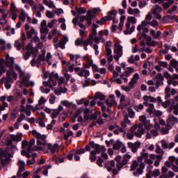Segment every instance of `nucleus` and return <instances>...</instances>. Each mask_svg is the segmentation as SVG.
<instances>
[{
  "label": "nucleus",
  "mask_w": 178,
  "mask_h": 178,
  "mask_svg": "<svg viewBox=\"0 0 178 178\" xmlns=\"http://www.w3.org/2000/svg\"><path fill=\"white\" fill-rule=\"evenodd\" d=\"M130 158H131V156L129 154H124L122 157V156H117L115 158V161L117 162L116 166L118 170L114 168L113 170V174L115 175H118L119 173V170L122 169L123 166H126V164L129 162V159H130Z\"/></svg>",
  "instance_id": "nucleus-1"
},
{
  "label": "nucleus",
  "mask_w": 178,
  "mask_h": 178,
  "mask_svg": "<svg viewBox=\"0 0 178 178\" xmlns=\"http://www.w3.org/2000/svg\"><path fill=\"white\" fill-rule=\"evenodd\" d=\"M97 12H101V9L95 8L88 10L86 15H83L79 17V21L81 23L86 22L88 27H90L92 24V19L96 17L95 15L97 14Z\"/></svg>",
  "instance_id": "nucleus-2"
},
{
  "label": "nucleus",
  "mask_w": 178,
  "mask_h": 178,
  "mask_svg": "<svg viewBox=\"0 0 178 178\" xmlns=\"http://www.w3.org/2000/svg\"><path fill=\"white\" fill-rule=\"evenodd\" d=\"M44 79H48V81H43L42 84L44 87H49V88H53L56 86V80H58V75L54 74V73L49 74V72H46L43 74Z\"/></svg>",
  "instance_id": "nucleus-3"
},
{
  "label": "nucleus",
  "mask_w": 178,
  "mask_h": 178,
  "mask_svg": "<svg viewBox=\"0 0 178 178\" xmlns=\"http://www.w3.org/2000/svg\"><path fill=\"white\" fill-rule=\"evenodd\" d=\"M113 53V58L116 62H119V59L123 56V47L120 45V42H117L114 44Z\"/></svg>",
  "instance_id": "nucleus-4"
},
{
  "label": "nucleus",
  "mask_w": 178,
  "mask_h": 178,
  "mask_svg": "<svg viewBox=\"0 0 178 178\" xmlns=\"http://www.w3.org/2000/svg\"><path fill=\"white\" fill-rule=\"evenodd\" d=\"M32 136H34L37 140V145H47V136L37 132L36 130L32 131Z\"/></svg>",
  "instance_id": "nucleus-5"
},
{
  "label": "nucleus",
  "mask_w": 178,
  "mask_h": 178,
  "mask_svg": "<svg viewBox=\"0 0 178 178\" xmlns=\"http://www.w3.org/2000/svg\"><path fill=\"white\" fill-rule=\"evenodd\" d=\"M159 130H161V126L159 124H156L154 126V128L147 131L146 138L149 140L152 138V137H158V136H159Z\"/></svg>",
  "instance_id": "nucleus-6"
},
{
  "label": "nucleus",
  "mask_w": 178,
  "mask_h": 178,
  "mask_svg": "<svg viewBox=\"0 0 178 178\" xmlns=\"http://www.w3.org/2000/svg\"><path fill=\"white\" fill-rule=\"evenodd\" d=\"M131 133H133L138 138H141L145 133V129L140 125H134L131 128Z\"/></svg>",
  "instance_id": "nucleus-7"
},
{
  "label": "nucleus",
  "mask_w": 178,
  "mask_h": 178,
  "mask_svg": "<svg viewBox=\"0 0 178 178\" xmlns=\"http://www.w3.org/2000/svg\"><path fill=\"white\" fill-rule=\"evenodd\" d=\"M22 137H23V134L19 132L16 134H10L8 140L6 142V145H12L13 143H20L22 141Z\"/></svg>",
  "instance_id": "nucleus-8"
},
{
  "label": "nucleus",
  "mask_w": 178,
  "mask_h": 178,
  "mask_svg": "<svg viewBox=\"0 0 178 178\" xmlns=\"http://www.w3.org/2000/svg\"><path fill=\"white\" fill-rule=\"evenodd\" d=\"M144 161L145 163H147V165H152L154 163V161L149 158L148 153L145 152V149H143L140 152V156L138 157V162H143Z\"/></svg>",
  "instance_id": "nucleus-9"
},
{
  "label": "nucleus",
  "mask_w": 178,
  "mask_h": 178,
  "mask_svg": "<svg viewBox=\"0 0 178 178\" xmlns=\"http://www.w3.org/2000/svg\"><path fill=\"white\" fill-rule=\"evenodd\" d=\"M17 79V74L15 71H7L6 76L1 79V81H8L9 83H13L14 80Z\"/></svg>",
  "instance_id": "nucleus-10"
},
{
  "label": "nucleus",
  "mask_w": 178,
  "mask_h": 178,
  "mask_svg": "<svg viewBox=\"0 0 178 178\" xmlns=\"http://www.w3.org/2000/svg\"><path fill=\"white\" fill-rule=\"evenodd\" d=\"M10 158V156L6 154V153L2 152V149H0V162L3 166H8L10 163L12 161Z\"/></svg>",
  "instance_id": "nucleus-11"
},
{
  "label": "nucleus",
  "mask_w": 178,
  "mask_h": 178,
  "mask_svg": "<svg viewBox=\"0 0 178 178\" xmlns=\"http://www.w3.org/2000/svg\"><path fill=\"white\" fill-rule=\"evenodd\" d=\"M74 70L75 73L78 72L79 77H85V79H87V77L90 76V71L84 67L81 68L80 67H76L74 68Z\"/></svg>",
  "instance_id": "nucleus-12"
},
{
  "label": "nucleus",
  "mask_w": 178,
  "mask_h": 178,
  "mask_svg": "<svg viewBox=\"0 0 178 178\" xmlns=\"http://www.w3.org/2000/svg\"><path fill=\"white\" fill-rule=\"evenodd\" d=\"M4 63L6 67H9L10 70H13V69H15V58L10 57L9 54L6 56Z\"/></svg>",
  "instance_id": "nucleus-13"
},
{
  "label": "nucleus",
  "mask_w": 178,
  "mask_h": 178,
  "mask_svg": "<svg viewBox=\"0 0 178 178\" xmlns=\"http://www.w3.org/2000/svg\"><path fill=\"white\" fill-rule=\"evenodd\" d=\"M18 171L17 172V178L22 177V173L26 171V162L23 160H18L17 162Z\"/></svg>",
  "instance_id": "nucleus-14"
},
{
  "label": "nucleus",
  "mask_w": 178,
  "mask_h": 178,
  "mask_svg": "<svg viewBox=\"0 0 178 178\" xmlns=\"http://www.w3.org/2000/svg\"><path fill=\"white\" fill-rule=\"evenodd\" d=\"M69 42L67 36H63L58 42V43L54 44L55 49L60 48V49H65L67 42Z\"/></svg>",
  "instance_id": "nucleus-15"
},
{
  "label": "nucleus",
  "mask_w": 178,
  "mask_h": 178,
  "mask_svg": "<svg viewBox=\"0 0 178 178\" xmlns=\"http://www.w3.org/2000/svg\"><path fill=\"white\" fill-rule=\"evenodd\" d=\"M162 12V8L161 6L156 5L152 9V13H153L154 17L158 20H161L162 19V15L161 13Z\"/></svg>",
  "instance_id": "nucleus-16"
},
{
  "label": "nucleus",
  "mask_w": 178,
  "mask_h": 178,
  "mask_svg": "<svg viewBox=\"0 0 178 178\" xmlns=\"http://www.w3.org/2000/svg\"><path fill=\"white\" fill-rule=\"evenodd\" d=\"M127 147L128 148H130L131 152H133V154H136V152H137V151H138V148H140V147H141V142L140 141H136L135 143H131L129 142L127 143Z\"/></svg>",
  "instance_id": "nucleus-17"
},
{
  "label": "nucleus",
  "mask_w": 178,
  "mask_h": 178,
  "mask_svg": "<svg viewBox=\"0 0 178 178\" xmlns=\"http://www.w3.org/2000/svg\"><path fill=\"white\" fill-rule=\"evenodd\" d=\"M16 151H17V147L13 144L11 145H7V148L5 150H2V152L12 158Z\"/></svg>",
  "instance_id": "nucleus-18"
},
{
  "label": "nucleus",
  "mask_w": 178,
  "mask_h": 178,
  "mask_svg": "<svg viewBox=\"0 0 178 178\" xmlns=\"http://www.w3.org/2000/svg\"><path fill=\"white\" fill-rule=\"evenodd\" d=\"M172 105H176V101L175 99L174 100L168 99L161 103V106H163V108H166L168 106H170V109L168 110V112H172V111L175 112V109L172 108Z\"/></svg>",
  "instance_id": "nucleus-19"
},
{
  "label": "nucleus",
  "mask_w": 178,
  "mask_h": 178,
  "mask_svg": "<svg viewBox=\"0 0 178 178\" xmlns=\"http://www.w3.org/2000/svg\"><path fill=\"white\" fill-rule=\"evenodd\" d=\"M178 123V118H176L175 115L170 114L167 119V125L173 127L175 124H177Z\"/></svg>",
  "instance_id": "nucleus-20"
},
{
  "label": "nucleus",
  "mask_w": 178,
  "mask_h": 178,
  "mask_svg": "<svg viewBox=\"0 0 178 178\" xmlns=\"http://www.w3.org/2000/svg\"><path fill=\"white\" fill-rule=\"evenodd\" d=\"M90 145L92 148H94L96 154H101V152H105L106 151V148H105V146H101L99 145H95L94 143H90Z\"/></svg>",
  "instance_id": "nucleus-21"
},
{
  "label": "nucleus",
  "mask_w": 178,
  "mask_h": 178,
  "mask_svg": "<svg viewBox=\"0 0 178 178\" xmlns=\"http://www.w3.org/2000/svg\"><path fill=\"white\" fill-rule=\"evenodd\" d=\"M26 50L29 51L31 54H32L33 57L35 59L37 54H38V49H37V47H33V44H27Z\"/></svg>",
  "instance_id": "nucleus-22"
},
{
  "label": "nucleus",
  "mask_w": 178,
  "mask_h": 178,
  "mask_svg": "<svg viewBox=\"0 0 178 178\" xmlns=\"http://www.w3.org/2000/svg\"><path fill=\"white\" fill-rule=\"evenodd\" d=\"M106 104L112 108V106H116L118 104L116 103V100H115V95H109V98L105 100Z\"/></svg>",
  "instance_id": "nucleus-23"
},
{
  "label": "nucleus",
  "mask_w": 178,
  "mask_h": 178,
  "mask_svg": "<svg viewBox=\"0 0 178 178\" xmlns=\"http://www.w3.org/2000/svg\"><path fill=\"white\" fill-rule=\"evenodd\" d=\"M143 99L145 106H148L149 105V102H156V98L152 96L144 95Z\"/></svg>",
  "instance_id": "nucleus-24"
},
{
  "label": "nucleus",
  "mask_w": 178,
  "mask_h": 178,
  "mask_svg": "<svg viewBox=\"0 0 178 178\" xmlns=\"http://www.w3.org/2000/svg\"><path fill=\"white\" fill-rule=\"evenodd\" d=\"M161 144L163 149H172V148H173V147L175 145L174 142H171L170 144H168L165 139L161 140Z\"/></svg>",
  "instance_id": "nucleus-25"
},
{
  "label": "nucleus",
  "mask_w": 178,
  "mask_h": 178,
  "mask_svg": "<svg viewBox=\"0 0 178 178\" xmlns=\"http://www.w3.org/2000/svg\"><path fill=\"white\" fill-rule=\"evenodd\" d=\"M134 30H136V26L132 25L131 26L130 24L125 23V30L124 31L125 35L134 33Z\"/></svg>",
  "instance_id": "nucleus-26"
},
{
  "label": "nucleus",
  "mask_w": 178,
  "mask_h": 178,
  "mask_svg": "<svg viewBox=\"0 0 178 178\" xmlns=\"http://www.w3.org/2000/svg\"><path fill=\"white\" fill-rule=\"evenodd\" d=\"M155 80L156 88H159V86H162V84H163V75L161 73L157 74L155 76Z\"/></svg>",
  "instance_id": "nucleus-27"
},
{
  "label": "nucleus",
  "mask_w": 178,
  "mask_h": 178,
  "mask_svg": "<svg viewBox=\"0 0 178 178\" xmlns=\"http://www.w3.org/2000/svg\"><path fill=\"white\" fill-rule=\"evenodd\" d=\"M29 145V149H32L33 151H42V149H44V148H42V146H34V144H35V140L34 139H31L29 143H28Z\"/></svg>",
  "instance_id": "nucleus-28"
},
{
  "label": "nucleus",
  "mask_w": 178,
  "mask_h": 178,
  "mask_svg": "<svg viewBox=\"0 0 178 178\" xmlns=\"http://www.w3.org/2000/svg\"><path fill=\"white\" fill-rule=\"evenodd\" d=\"M40 33L41 34H48L49 30L48 26H47V20L43 19L40 23Z\"/></svg>",
  "instance_id": "nucleus-29"
},
{
  "label": "nucleus",
  "mask_w": 178,
  "mask_h": 178,
  "mask_svg": "<svg viewBox=\"0 0 178 178\" xmlns=\"http://www.w3.org/2000/svg\"><path fill=\"white\" fill-rule=\"evenodd\" d=\"M47 146V149L50 151L51 154H55L59 149V144L58 143H54V145L52 143H48Z\"/></svg>",
  "instance_id": "nucleus-30"
},
{
  "label": "nucleus",
  "mask_w": 178,
  "mask_h": 178,
  "mask_svg": "<svg viewBox=\"0 0 178 178\" xmlns=\"http://www.w3.org/2000/svg\"><path fill=\"white\" fill-rule=\"evenodd\" d=\"M106 57L107 59V63H112L113 62V56L112 55V49L109 47H106Z\"/></svg>",
  "instance_id": "nucleus-31"
},
{
  "label": "nucleus",
  "mask_w": 178,
  "mask_h": 178,
  "mask_svg": "<svg viewBox=\"0 0 178 178\" xmlns=\"http://www.w3.org/2000/svg\"><path fill=\"white\" fill-rule=\"evenodd\" d=\"M62 111H63V106L60 105L58 106V108L57 109H53L51 113V118L56 119V118L59 116Z\"/></svg>",
  "instance_id": "nucleus-32"
},
{
  "label": "nucleus",
  "mask_w": 178,
  "mask_h": 178,
  "mask_svg": "<svg viewBox=\"0 0 178 178\" xmlns=\"http://www.w3.org/2000/svg\"><path fill=\"white\" fill-rule=\"evenodd\" d=\"M80 58H81V56H80V55H79V54H76V55L70 54V60H72V62H75L76 66L81 65V63H80V61H79Z\"/></svg>",
  "instance_id": "nucleus-33"
},
{
  "label": "nucleus",
  "mask_w": 178,
  "mask_h": 178,
  "mask_svg": "<svg viewBox=\"0 0 178 178\" xmlns=\"http://www.w3.org/2000/svg\"><path fill=\"white\" fill-rule=\"evenodd\" d=\"M145 168V164L144 163H140L139 165V168L136 170L134 171V175L136 177H138L140 175H143V170Z\"/></svg>",
  "instance_id": "nucleus-34"
},
{
  "label": "nucleus",
  "mask_w": 178,
  "mask_h": 178,
  "mask_svg": "<svg viewBox=\"0 0 178 178\" xmlns=\"http://www.w3.org/2000/svg\"><path fill=\"white\" fill-rule=\"evenodd\" d=\"M34 152V150L31 149H26V150H23L22 152V155H23V156H26V158H31V153H33Z\"/></svg>",
  "instance_id": "nucleus-35"
},
{
  "label": "nucleus",
  "mask_w": 178,
  "mask_h": 178,
  "mask_svg": "<svg viewBox=\"0 0 178 178\" xmlns=\"http://www.w3.org/2000/svg\"><path fill=\"white\" fill-rule=\"evenodd\" d=\"M147 106L148 108L146 109V112L149 113V115H152L155 113V106L154 104H149Z\"/></svg>",
  "instance_id": "nucleus-36"
},
{
  "label": "nucleus",
  "mask_w": 178,
  "mask_h": 178,
  "mask_svg": "<svg viewBox=\"0 0 178 178\" xmlns=\"http://www.w3.org/2000/svg\"><path fill=\"white\" fill-rule=\"evenodd\" d=\"M148 26V22L147 21H143L139 25L137 26V30L139 33H141V31L143 30L145 27Z\"/></svg>",
  "instance_id": "nucleus-37"
},
{
  "label": "nucleus",
  "mask_w": 178,
  "mask_h": 178,
  "mask_svg": "<svg viewBox=\"0 0 178 178\" xmlns=\"http://www.w3.org/2000/svg\"><path fill=\"white\" fill-rule=\"evenodd\" d=\"M127 24H136L137 23V18L133 16H129L127 18Z\"/></svg>",
  "instance_id": "nucleus-38"
},
{
  "label": "nucleus",
  "mask_w": 178,
  "mask_h": 178,
  "mask_svg": "<svg viewBox=\"0 0 178 178\" xmlns=\"http://www.w3.org/2000/svg\"><path fill=\"white\" fill-rule=\"evenodd\" d=\"M143 125H144L145 130H147V131H149V130H151V129H152V127H154V125L152 124H151V121L149 120H147V121H145L143 123Z\"/></svg>",
  "instance_id": "nucleus-39"
},
{
  "label": "nucleus",
  "mask_w": 178,
  "mask_h": 178,
  "mask_svg": "<svg viewBox=\"0 0 178 178\" xmlns=\"http://www.w3.org/2000/svg\"><path fill=\"white\" fill-rule=\"evenodd\" d=\"M105 98H106L105 95H103L99 92H96L93 97L94 99H100V101H104Z\"/></svg>",
  "instance_id": "nucleus-40"
},
{
  "label": "nucleus",
  "mask_w": 178,
  "mask_h": 178,
  "mask_svg": "<svg viewBox=\"0 0 178 178\" xmlns=\"http://www.w3.org/2000/svg\"><path fill=\"white\" fill-rule=\"evenodd\" d=\"M76 47H83L84 49V38H79L75 40Z\"/></svg>",
  "instance_id": "nucleus-41"
},
{
  "label": "nucleus",
  "mask_w": 178,
  "mask_h": 178,
  "mask_svg": "<svg viewBox=\"0 0 178 178\" xmlns=\"http://www.w3.org/2000/svg\"><path fill=\"white\" fill-rule=\"evenodd\" d=\"M131 73H134V68L131 67H128L127 70L122 73L127 77H129Z\"/></svg>",
  "instance_id": "nucleus-42"
},
{
  "label": "nucleus",
  "mask_w": 178,
  "mask_h": 178,
  "mask_svg": "<svg viewBox=\"0 0 178 178\" xmlns=\"http://www.w3.org/2000/svg\"><path fill=\"white\" fill-rule=\"evenodd\" d=\"M5 65V60L3 58H0V72L2 73H5V72H6V67Z\"/></svg>",
  "instance_id": "nucleus-43"
},
{
  "label": "nucleus",
  "mask_w": 178,
  "mask_h": 178,
  "mask_svg": "<svg viewBox=\"0 0 178 178\" xmlns=\"http://www.w3.org/2000/svg\"><path fill=\"white\" fill-rule=\"evenodd\" d=\"M127 112L128 115H127V116H128V118H130L131 119H134V118H136V112L134 111V110H133V108H128Z\"/></svg>",
  "instance_id": "nucleus-44"
},
{
  "label": "nucleus",
  "mask_w": 178,
  "mask_h": 178,
  "mask_svg": "<svg viewBox=\"0 0 178 178\" xmlns=\"http://www.w3.org/2000/svg\"><path fill=\"white\" fill-rule=\"evenodd\" d=\"M127 12L129 15H138V13H140V10L138 8L133 9L131 7H129Z\"/></svg>",
  "instance_id": "nucleus-45"
},
{
  "label": "nucleus",
  "mask_w": 178,
  "mask_h": 178,
  "mask_svg": "<svg viewBox=\"0 0 178 178\" xmlns=\"http://www.w3.org/2000/svg\"><path fill=\"white\" fill-rule=\"evenodd\" d=\"M47 51H45V49H42L41 50L40 54L38 56V60H41V62H45V54Z\"/></svg>",
  "instance_id": "nucleus-46"
},
{
  "label": "nucleus",
  "mask_w": 178,
  "mask_h": 178,
  "mask_svg": "<svg viewBox=\"0 0 178 178\" xmlns=\"http://www.w3.org/2000/svg\"><path fill=\"white\" fill-rule=\"evenodd\" d=\"M89 159L90 162H95V161H97V152H95V151L92 150L90 152Z\"/></svg>",
  "instance_id": "nucleus-47"
},
{
  "label": "nucleus",
  "mask_w": 178,
  "mask_h": 178,
  "mask_svg": "<svg viewBox=\"0 0 178 178\" xmlns=\"http://www.w3.org/2000/svg\"><path fill=\"white\" fill-rule=\"evenodd\" d=\"M92 39H91L90 38H89L88 39L84 40V50L85 51H88V48H87V47H88V45H92Z\"/></svg>",
  "instance_id": "nucleus-48"
},
{
  "label": "nucleus",
  "mask_w": 178,
  "mask_h": 178,
  "mask_svg": "<svg viewBox=\"0 0 178 178\" xmlns=\"http://www.w3.org/2000/svg\"><path fill=\"white\" fill-rule=\"evenodd\" d=\"M175 177V172L173 171H169L168 175L161 174V175L159 178H173Z\"/></svg>",
  "instance_id": "nucleus-49"
},
{
  "label": "nucleus",
  "mask_w": 178,
  "mask_h": 178,
  "mask_svg": "<svg viewBox=\"0 0 178 178\" xmlns=\"http://www.w3.org/2000/svg\"><path fill=\"white\" fill-rule=\"evenodd\" d=\"M170 129H172L171 127H170L169 125H166L164 127H162L161 129V134H169V130H170Z\"/></svg>",
  "instance_id": "nucleus-50"
},
{
  "label": "nucleus",
  "mask_w": 178,
  "mask_h": 178,
  "mask_svg": "<svg viewBox=\"0 0 178 178\" xmlns=\"http://www.w3.org/2000/svg\"><path fill=\"white\" fill-rule=\"evenodd\" d=\"M34 34H35V29H34V28H31L29 31L26 32L28 40L33 38V35H34Z\"/></svg>",
  "instance_id": "nucleus-51"
},
{
  "label": "nucleus",
  "mask_w": 178,
  "mask_h": 178,
  "mask_svg": "<svg viewBox=\"0 0 178 178\" xmlns=\"http://www.w3.org/2000/svg\"><path fill=\"white\" fill-rule=\"evenodd\" d=\"M165 2L167 3H164L163 4V9H169V8H170V5H172L174 2H175V0H167L165 1Z\"/></svg>",
  "instance_id": "nucleus-52"
},
{
  "label": "nucleus",
  "mask_w": 178,
  "mask_h": 178,
  "mask_svg": "<svg viewBox=\"0 0 178 178\" xmlns=\"http://www.w3.org/2000/svg\"><path fill=\"white\" fill-rule=\"evenodd\" d=\"M116 17L115 11H110L108 13L107 20H113Z\"/></svg>",
  "instance_id": "nucleus-53"
},
{
  "label": "nucleus",
  "mask_w": 178,
  "mask_h": 178,
  "mask_svg": "<svg viewBox=\"0 0 178 178\" xmlns=\"http://www.w3.org/2000/svg\"><path fill=\"white\" fill-rule=\"evenodd\" d=\"M152 169H154V166L151 165V164H149V165L147 168V174H146V178H151V173L152 172Z\"/></svg>",
  "instance_id": "nucleus-54"
},
{
  "label": "nucleus",
  "mask_w": 178,
  "mask_h": 178,
  "mask_svg": "<svg viewBox=\"0 0 178 178\" xmlns=\"http://www.w3.org/2000/svg\"><path fill=\"white\" fill-rule=\"evenodd\" d=\"M26 17H27V14L26 13V12H24V10H21L19 16V20H21V22H25Z\"/></svg>",
  "instance_id": "nucleus-55"
},
{
  "label": "nucleus",
  "mask_w": 178,
  "mask_h": 178,
  "mask_svg": "<svg viewBox=\"0 0 178 178\" xmlns=\"http://www.w3.org/2000/svg\"><path fill=\"white\" fill-rule=\"evenodd\" d=\"M94 61L92 60H88L86 63H83V69H90V67H92Z\"/></svg>",
  "instance_id": "nucleus-56"
},
{
  "label": "nucleus",
  "mask_w": 178,
  "mask_h": 178,
  "mask_svg": "<svg viewBox=\"0 0 178 178\" xmlns=\"http://www.w3.org/2000/svg\"><path fill=\"white\" fill-rule=\"evenodd\" d=\"M122 145H123V143L122 142L118 140L115 143H114L113 149L119 151V149L122 148Z\"/></svg>",
  "instance_id": "nucleus-57"
},
{
  "label": "nucleus",
  "mask_w": 178,
  "mask_h": 178,
  "mask_svg": "<svg viewBox=\"0 0 178 178\" xmlns=\"http://www.w3.org/2000/svg\"><path fill=\"white\" fill-rule=\"evenodd\" d=\"M148 24L154 29H158L159 27V23L156 19H153L152 21L148 22Z\"/></svg>",
  "instance_id": "nucleus-58"
},
{
  "label": "nucleus",
  "mask_w": 178,
  "mask_h": 178,
  "mask_svg": "<svg viewBox=\"0 0 178 178\" xmlns=\"http://www.w3.org/2000/svg\"><path fill=\"white\" fill-rule=\"evenodd\" d=\"M165 99L168 98H170V86H167L165 88Z\"/></svg>",
  "instance_id": "nucleus-59"
},
{
  "label": "nucleus",
  "mask_w": 178,
  "mask_h": 178,
  "mask_svg": "<svg viewBox=\"0 0 178 178\" xmlns=\"http://www.w3.org/2000/svg\"><path fill=\"white\" fill-rule=\"evenodd\" d=\"M134 109L136 112H141V111L144 109V105H143L142 104H140L138 105H135L134 106Z\"/></svg>",
  "instance_id": "nucleus-60"
},
{
  "label": "nucleus",
  "mask_w": 178,
  "mask_h": 178,
  "mask_svg": "<svg viewBox=\"0 0 178 178\" xmlns=\"http://www.w3.org/2000/svg\"><path fill=\"white\" fill-rule=\"evenodd\" d=\"M173 20V17L167 15L163 18V23H170Z\"/></svg>",
  "instance_id": "nucleus-61"
},
{
  "label": "nucleus",
  "mask_w": 178,
  "mask_h": 178,
  "mask_svg": "<svg viewBox=\"0 0 178 178\" xmlns=\"http://www.w3.org/2000/svg\"><path fill=\"white\" fill-rule=\"evenodd\" d=\"M167 83L168 86H172V84L174 87H176L177 86H178V81L175 79H168L167 80Z\"/></svg>",
  "instance_id": "nucleus-62"
},
{
  "label": "nucleus",
  "mask_w": 178,
  "mask_h": 178,
  "mask_svg": "<svg viewBox=\"0 0 178 178\" xmlns=\"http://www.w3.org/2000/svg\"><path fill=\"white\" fill-rule=\"evenodd\" d=\"M44 170L42 172V174L44 176H48V170L52 169V165H47L44 166Z\"/></svg>",
  "instance_id": "nucleus-63"
},
{
  "label": "nucleus",
  "mask_w": 178,
  "mask_h": 178,
  "mask_svg": "<svg viewBox=\"0 0 178 178\" xmlns=\"http://www.w3.org/2000/svg\"><path fill=\"white\" fill-rule=\"evenodd\" d=\"M22 149H29V141L27 140H23L22 142Z\"/></svg>",
  "instance_id": "nucleus-64"
}]
</instances>
